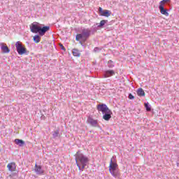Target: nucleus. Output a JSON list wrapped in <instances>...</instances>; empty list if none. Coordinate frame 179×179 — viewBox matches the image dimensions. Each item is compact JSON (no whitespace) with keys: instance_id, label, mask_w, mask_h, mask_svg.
Instances as JSON below:
<instances>
[{"instance_id":"nucleus-12","label":"nucleus","mask_w":179,"mask_h":179,"mask_svg":"<svg viewBox=\"0 0 179 179\" xmlns=\"http://www.w3.org/2000/svg\"><path fill=\"white\" fill-rule=\"evenodd\" d=\"M0 45L2 52H3L4 54H8V52H10V50H9V48H8L6 44L1 43H0Z\"/></svg>"},{"instance_id":"nucleus-2","label":"nucleus","mask_w":179,"mask_h":179,"mask_svg":"<svg viewBox=\"0 0 179 179\" xmlns=\"http://www.w3.org/2000/svg\"><path fill=\"white\" fill-rule=\"evenodd\" d=\"M39 25L38 22H33L30 26L31 31V33H38L39 36H44L50 30V27L45 26L41 27Z\"/></svg>"},{"instance_id":"nucleus-26","label":"nucleus","mask_w":179,"mask_h":179,"mask_svg":"<svg viewBox=\"0 0 179 179\" xmlns=\"http://www.w3.org/2000/svg\"><path fill=\"white\" fill-rule=\"evenodd\" d=\"M59 47L62 48L63 51H65V47H64V45H62V43L59 44Z\"/></svg>"},{"instance_id":"nucleus-3","label":"nucleus","mask_w":179,"mask_h":179,"mask_svg":"<svg viewBox=\"0 0 179 179\" xmlns=\"http://www.w3.org/2000/svg\"><path fill=\"white\" fill-rule=\"evenodd\" d=\"M109 173H110L113 177L117 178L120 176V171H118V164L115 161V157H113L110 159L109 164Z\"/></svg>"},{"instance_id":"nucleus-20","label":"nucleus","mask_w":179,"mask_h":179,"mask_svg":"<svg viewBox=\"0 0 179 179\" xmlns=\"http://www.w3.org/2000/svg\"><path fill=\"white\" fill-rule=\"evenodd\" d=\"M52 136L54 138H58L59 136V130H56L54 131Z\"/></svg>"},{"instance_id":"nucleus-7","label":"nucleus","mask_w":179,"mask_h":179,"mask_svg":"<svg viewBox=\"0 0 179 179\" xmlns=\"http://www.w3.org/2000/svg\"><path fill=\"white\" fill-rule=\"evenodd\" d=\"M99 13L100 16H104L105 17H108L111 16V11L108 10H103L101 7L99 8Z\"/></svg>"},{"instance_id":"nucleus-24","label":"nucleus","mask_w":179,"mask_h":179,"mask_svg":"<svg viewBox=\"0 0 179 179\" xmlns=\"http://www.w3.org/2000/svg\"><path fill=\"white\" fill-rule=\"evenodd\" d=\"M94 52H100L101 51V48L96 47L94 48Z\"/></svg>"},{"instance_id":"nucleus-8","label":"nucleus","mask_w":179,"mask_h":179,"mask_svg":"<svg viewBox=\"0 0 179 179\" xmlns=\"http://www.w3.org/2000/svg\"><path fill=\"white\" fill-rule=\"evenodd\" d=\"M34 171L37 176H43L44 175V169L41 167V165L35 164Z\"/></svg>"},{"instance_id":"nucleus-17","label":"nucleus","mask_w":179,"mask_h":179,"mask_svg":"<svg viewBox=\"0 0 179 179\" xmlns=\"http://www.w3.org/2000/svg\"><path fill=\"white\" fill-rule=\"evenodd\" d=\"M73 55L74 57H80V52L78 49H73Z\"/></svg>"},{"instance_id":"nucleus-6","label":"nucleus","mask_w":179,"mask_h":179,"mask_svg":"<svg viewBox=\"0 0 179 179\" xmlns=\"http://www.w3.org/2000/svg\"><path fill=\"white\" fill-rule=\"evenodd\" d=\"M96 110L98 111H101L102 114H104V113H106L107 111H108L110 108H108V106H107V105H106L105 103H102V104L97 105Z\"/></svg>"},{"instance_id":"nucleus-10","label":"nucleus","mask_w":179,"mask_h":179,"mask_svg":"<svg viewBox=\"0 0 179 179\" xmlns=\"http://www.w3.org/2000/svg\"><path fill=\"white\" fill-rule=\"evenodd\" d=\"M87 121L88 124H90L91 127H99V123L97 122V120L93 119L91 117H89Z\"/></svg>"},{"instance_id":"nucleus-4","label":"nucleus","mask_w":179,"mask_h":179,"mask_svg":"<svg viewBox=\"0 0 179 179\" xmlns=\"http://www.w3.org/2000/svg\"><path fill=\"white\" fill-rule=\"evenodd\" d=\"M91 33L92 31L89 29H83L81 34H78L76 35V41H80L81 40V41H83V43H85V41H86L87 38L90 37Z\"/></svg>"},{"instance_id":"nucleus-9","label":"nucleus","mask_w":179,"mask_h":179,"mask_svg":"<svg viewBox=\"0 0 179 179\" xmlns=\"http://www.w3.org/2000/svg\"><path fill=\"white\" fill-rule=\"evenodd\" d=\"M114 75H115V71L114 70H106L103 71V78H110V76H114Z\"/></svg>"},{"instance_id":"nucleus-27","label":"nucleus","mask_w":179,"mask_h":179,"mask_svg":"<svg viewBox=\"0 0 179 179\" xmlns=\"http://www.w3.org/2000/svg\"><path fill=\"white\" fill-rule=\"evenodd\" d=\"M80 44H81V45H83V43L82 42V41H80Z\"/></svg>"},{"instance_id":"nucleus-1","label":"nucleus","mask_w":179,"mask_h":179,"mask_svg":"<svg viewBox=\"0 0 179 179\" xmlns=\"http://www.w3.org/2000/svg\"><path fill=\"white\" fill-rule=\"evenodd\" d=\"M75 157L76 164L78 167V170H80V171H83V170H85V167L89 164V158L80 151L76 153Z\"/></svg>"},{"instance_id":"nucleus-23","label":"nucleus","mask_w":179,"mask_h":179,"mask_svg":"<svg viewBox=\"0 0 179 179\" xmlns=\"http://www.w3.org/2000/svg\"><path fill=\"white\" fill-rule=\"evenodd\" d=\"M170 2V0H162L160 1L159 5H162V6H164V3Z\"/></svg>"},{"instance_id":"nucleus-19","label":"nucleus","mask_w":179,"mask_h":179,"mask_svg":"<svg viewBox=\"0 0 179 179\" xmlns=\"http://www.w3.org/2000/svg\"><path fill=\"white\" fill-rule=\"evenodd\" d=\"M107 22H108V20H102L100 22L99 24L98 25V27H99V28L103 27L104 26V24H106V23H107Z\"/></svg>"},{"instance_id":"nucleus-22","label":"nucleus","mask_w":179,"mask_h":179,"mask_svg":"<svg viewBox=\"0 0 179 179\" xmlns=\"http://www.w3.org/2000/svg\"><path fill=\"white\" fill-rule=\"evenodd\" d=\"M108 67L109 68H114V62H113V60H109L108 62Z\"/></svg>"},{"instance_id":"nucleus-25","label":"nucleus","mask_w":179,"mask_h":179,"mask_svg":"<svg viewBox=\"0 0 179 179\" xmlns=\"http://www.w3.org/2000/svg\"><path fill=\"white\" fill-rule=\"evenodd\" d=\"M129 99L130 100H134V99H135V96H134V95H132V94H129Z\"/></svg>"},{"instance_id":"nucleus-13","label":"nucleus","mask_w":179,"mask_h":179,"mask_svg":"<svg viewBox=\"0 0 179 179\" xmlns=\"http://www.w3.org/2000/svg\"><path fill=\"white\" fill-rule=\"evenodd\" d=\"M9 171H16V163L10 162L7 165Z\"/></svg>"},{"instance_id":"nucleus-15","label":"nucleus","mask_w":179,"mask_h":179,"mask_svg":"<svg viewBox=\"0 0 179 179\" xmlns=\"http://www.w3.org/2000/svg\"><path fill=\"white\" fill-rule=\"evenodd\" d=\"M14 142L16 145H18V146H20V147L24 146V145L26 143H24V141L23 140L19 139V138L15 139Z\"/></svg>"},{"instance_id":"nucleus-21","label":"nucleus","mask_w":179,"mask_h":179,"mask_svg":"<svg viewBox=\"0 0 179 179\" xmlns=\"http://www.w3.org/2000/svg\"><path fill=\"white\" fill-rule=\"evenodd\" d=\"M145 108L146 109V111H151L152 108L150 107V105H149V103H145Z\"/></svg>"},{"instance_id":"nucleus-5","label":"nucleus","mask_w":179,"mask_h":179,"mask_svg":"<svg viewBox=\"0 0 179 179\" xmlns=\"http://www.w3.org/2000/svg\"><path fill=\"white\" fill-rule=\"evenodd\" d=\"M15 48L19 55H23L27 52V49L23 46V44L20 41L16 42Z\"/></svg>"},{"instance_id":"nucleus-11","label":"nucleus","mask_w":179,"mask_h":179,"mask_svg":"<svg viewBox=\"0 0 179 179\" xmlns=\"http://www.w3.org/2000/svg\"><path fill=\"white\" fill-rule=\"evenodd\" d=\"M103 114V118L105 120V121H110V120L111 119V115L113 114V112H111V110L109 109V110L105 112Z\"/></svg>"},{"instance_id":"nucleus-16","label":"nucleus","mask_w":179,"mask_h":179,"mask_svg":"<svg viewBox=\"0 0 179 179\" xmlns=\"http://www.w3.org/2000/svg\"><path fill=\"white\" fill-rule=\"evenodd\" d=\"M136 93L140 97L145 96V91L142 88H138L136 91Z\"/></svg>"},{"instance_id":"nucleus-14","label":"nucleus","mask_w":179,"mask_h":179,"mask_svg":"<svg viewBox=\"0 0 179 179\" xmlns=\"http://www.w3.org/2000/svg\"><path fill=\"white\" fill-rule=\"evenodd\" d=\"M159 9L162 15H164V16H169V12H167V9L164 8V6L159 5Z\"/></svg>"},{"instance_id":"nucleus-18","label":"nucleus","mask_w":179,"mask_h":179,"mask_svg":"<svg viewBox=\"0 0 179 179\" xmlns=\"http://www.w3.org/2000/svg\"><path fill=\"white\" fill-rule=\"evenodd\" d=\"M41 40V37H40L39 35H36L34 36V41L36 43H40V41Z\"/></svg>"}]
</instances>
